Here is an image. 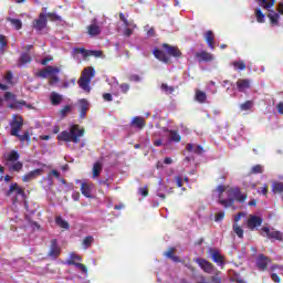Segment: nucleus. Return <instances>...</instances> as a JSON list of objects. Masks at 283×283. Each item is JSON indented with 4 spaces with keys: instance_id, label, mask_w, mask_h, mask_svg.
Wrapping results in <instances>:
<instances>
[{
    "instance_id": "1",
    "label": "nucleus",
    "mask_w": 283,
    "mask_h": 283,
    "mask_svg": "<svg viewBox=\"0 0 283 283\" xmlns=\"http://www.w3.org/2000/svg\"><path fill=\"white\" fill-rule=\"evenodd\" d=\"M217 191L219 192V205H221V207H224V209H229V208H233L235 207V200L237 202H244V200H247L248 196L247 193H242V191L240 190V188H230L227 190L226 186L219 185L217 187ZM227 191L228 193V198L224 199V197L222 196V193Z\"/></svg>"
},
{
    "instance_id": "2",
    "label": "nucleus",
    "mask_w": 283,
    "mask_h": 283,
    "mask_svg": "<svg viewBox=\"0 0 283 283\" xmlns=\"http://www.w3.org/2000/svg\"><path fill=\"white\" fill-rule=\"evenodd\" d=\"M85 136V128H81L78 124H73L70 127V132L63 130L57 135V140H62V143H74L78 145L81 143V138Z\"/></svg>"
},
{
    "instance_id": "3",
    "label": "nucleus",
    "mask_w": 283,
    "mask_h": 283,
    "mask_svg": "<svg viewBox=\"0 0 283 283\" xmlns=\"http://www.w3.org/2000/svg\"><path fill=\"white\" fill-rule=\"evenodd\" d=\"M94 76H96V71L94 70V67L88 66L83 70L82 75L77 81L81 90L86 92V94H90V92H92V87H90V84L92 83V78H94Z\"/></svg>"
},
{
    "instance_id": "4",
    "label": "nucleus",
    "mask_w": 283,
    "mask_h": 283,
    "mask_svg": "<svg viewBox=\"0 0 283 283\" xmlns=\"http://www.w3.org/2000/svg\"><path fill=\"white\" fill-rule=\"evenodd\" d=\"M6 196L8 198H11V196H13L11 199L12 203L17 205V202H19V196L22 197V200L25 198V189L21 188L19 184L13 182L9 187V190L7 191Z\"/></svg>"
},
{
    "instance_id": "5",
    "label": "nucleus",
    "mask_w": 283,
    "mask_h": 283,
    "mask_svg": "<svg viewBox=\"0 0 283 283\" xmlns=\"http://www.w3.org/2000/svg\"><path fill=\"white\" fill-rule=\"evenodd\" d=\"M10 135L19 136V132L23 129V117L21 115H13L10 122Z\"/></svg>"
},
{
    "instance_id": "6",
    "label": "nucleus",
    "mask_w": 283,
    "mask_h": 283,
    "mask_svg": "<svg viewBox=\"0 0 283 283\" xmlns=\"http://www.w3.org/2000/svg\"><path fill=\"white\" fill-rule=\"evenodd\" d=\"M45 28H48V17L45 15V12H42L39 14L38 19L33 21V30L41 32L42 30H45Z\"/></svg>"
},
{
    "instance_id": "7",
    "label": "nucleus",
    "mask_w": 283,
    "mask_h": 283,
    "mask_svg": "<svg viewBox=\"0 0 283 283\" xmlns=\"http://www.w3.org/2000/svg\"><path fill=\"white\" fill-rule=\"evenodd\" d=\"M262 218L259 216L250 214L247 221V227L250 229V231H255L258 227H262Z\"/></svg>"
},
{
    "instance_id": "8",
    "label": "nucleus",
    "mask_w": 283,
    "mask_h": 283,
    "mask_svg": "<svg viewBox=\"0 0 283 283\" xmlns=\"http://www.w3.org/2000/svg\"><path fill=\"white\" fill-rule=\"evenodd\" d=\"M59 72H61L60 67L46 66L45 69L39 71L35 76H38V78H48V76H52V74H59Z\"/></svg>"
},
{
    "instance_id": "9",
    "label": "nucleus",
    "mask_w": 283,
    "mask_h": 283,
    "mask_svg": "<svg viewBox=\"0 0 283 283\" xmlns=\"http://www.w3.org/2000/svg\"><path fill=\"white\" fill-rule=\"evenodd\" d=\"M193 262L199 264L200 269H202L205 273H213V263L207 261L206 259L196 258L193 259Z\"/></svg>"
},
{
    "instance_id": "10",
    "label": "nucleus",
    "mask_w": 283,
    "mask_h": 283,
    "mask_svg": "<svg viewBox=\"0 0 283 283\" xmlns=\"http://www.w3.org/2000/svg\"><path fill=\"white\" fill-rule=\"evenodd\" d=\"M61 255V248L59 247V240H51L50 250L48 252V256L52 258V260H56Z\"/></svg>"
},
{
    "instance_id": "11",
    "label": "nucleus",
    "mask_w": 283,
    "mask_h": 283,
    "mask_svg": "<svg viewBox=\"0 0 283 283\" xmlns=\"http://www.w3.org/2000/svg\"><path fill=\"white\" fill-rule=\"evenodd\" d=\"M163 48L164 50H166V53L168 54V56H174L175 59H180V56H182V52H180V49H178V46L164 43Z\"/></svg>"
},
{
    "instance_id": "12",
    "label": "nucleus",
    "mask_w": 283,
    "mask_h": 283,
    "mask_svg": "<svg viewBox=\"0 0 283 283\" xmlns=\"http://www.w3.org/2000/svg\"><path fill=\"white\" fill-rule=\"evenodd\" d=\"M269 262H271V260L266 255L259 254L256 259V269H259V271H266V269H269Z\"/></svg>"
},
{
    "instance_id": "13",
    "label": "nucleus",
    "mask_w": 283,
    "mask_h": 283,
    "mask_svg": "<svg viewBox=\"0 0 283 283\" xmlns=\"http://www.w3.org/2000/svg\"><path fill=\"white\" fill-rule=\"evenodd\" d=\"M262 231L264 234H266V238H269L270 240H277L279 242H282L283 240V233L281 231H272L264 227L262 228Z\"/></svg>"
},
{
    "instance_id": "14",
    "label": "nucleus",
    "mask_w": 283,
    "mask_h": 283,
    "mask_svg": "<svg viewBox=\"0 0 283 283\" xmlns=\"http://www.w3.org/2000/svg\"><path fill=\"white\" fill-rule=\"evenodd\" d=\"M195 59H198L199 63H209L211 61H213V54L207 52V51H201V52H197L195 54Z\"/></svg>"
},
{
    "instance_id": "15",
    "label": "nucleus",
    "mask_w": 283,
    "mask_h": 283,
    "mask_svg": "<svg viewBox=\"0 0 283 283\" xmlns=\"http://www.w3.org/2000/svg\"><path fill=\"white\" fill-rule=\"evenodd\" d=\"M41 174H43V169L41 168L32 170L22 177V182H31V180H35V178H39Z\"/></svg>"
},
{
    "instance_id": "16",
    "label": "nucleus",
    "mask_w": 283,
    "mask_h": 283,
    "mask_svg": "<svg viewBox=\"0 0 283 283\" xmlns=\"http://www.w3.org/2000/svg\"><path fill=\"white\" fill-rule=\"evenodd\" d=\"M237 90L238 92H247V90H251V80L248 78H239L237 81Z\"/></svg>"
},
{
    "instance_id": "17",
    "label": "nucleus",
    "mask_w": 283,
    "mask_h": 283,
    "mask_svg": "<svg viewBox=\"0 0 283 283\" xmlns=\"http://www.w3.org/2000/svg\"><path fill=\"white\" fill-rule=\"evenodd\" d=\"M165 258H168V260H171L172 262L180 263L182 260H180V256L176 255V248L170 247L166 252H164Z\"/></svg>"
},
{
    "instance_id": "18",
    "label": "nucleus",
    "mask_w": 283,
    "mask_h": 283,
    "mask_svg": "<svg viewBox=\"0 0 283 283\" xmlns=\"http://www.w3.org/2000/svg\"><path fill=\"white\" fill-rule=\"evenodd\" d=\"M212 261L218 264V266H224V256L220 254L218 250H211Z\"/></svg>"
},
{
    "instance_id": "19",
    "label": "nucleus",
    "mask_w": 283,
    "mask_h": 283,
    "mask_svg": "<svg viewBox=\"0 0 283 283\" xmlns=\"http://www.w3.org/2000/svg\"><path fill=\"white\" fill-rule=\"evenodd\" d=\"M205 41L210 50H216V36L213 35V31L209 30L206 32Z\"/></svg>"
},
{
    "instance_id": "20",
    "label": "nucleus",
    "mask_w": 283,
    "mask_h": 283,
    "mask_svg": "<svg viewBox=\"0 0 283 283\" xmlns=\"http://www.w3.org/2000/svg\"><path fill=\"white\" fill-rule=\"evenodd\" d=\"M153 54H154L155 59H158V61H161V63H169V57L165 51L155 49Z\"/></svg>"
},
{
    "instance_id": "21",
    "label": "nucleus",
    "mask_w": 283,
    "mask_h": 283,
    "mask_svg": "<svg viewBox=\"0 0 283 283\" xmlns=\"http://www.w3.org/2000/svg\"><path fill=\"white\" fill-rule=\"evenodd\" d=\"M87 109H90V103L85 98L81 99L78 109L81 118H85L87 115Z\"/></svg>"
},
{
    "instance_id": "22",
    "label": "nucleus",
    "mask_w": 283,
    "mask_h": 283,
    "mask_svg": "<svg viewBox=\"0 0 283 283\" xmlns=\"http://www.w3.org/2000/svg\"><path fill=\"white\" fill-rule=\"evenodd\" d=\"M21 107H31V106L24 99H21V101L14 99L13 103L9 104L10 109H21Z\"/></svg>"
},
{
    "instance_id": "23",
    "label": "nucleus",
    "mask_w": 283,
    "mask_h": 283,
    "mask_svg": "<svg viewBox=\"0 0 283 283\" xmlns=\"http://www.w3.org/2000/svg\"><path fill=\"white\" fill-rule=\"evenodd\" d=\"M28 63H32V56L30 53H22L19 57V67H23Z\"/></svg>"
},
{
    "instance_id": "24",
    "label": "nucleus",
    "mask_w": 283,
    "mask_h": 283,
    "mask_svg": "<svg viewBox=\"0 0 283 283\" xmlns=\"http://www.w3.org/2000/svg\"><path fill=\"white\" fill-rule=\"evenodd\" d=\"M81 193L85 198H92V188L90 187V184L81 182Z\"/></svg>"
},
{
    "instance_id": "25",
    "label": "nucleus",
    "mask_w": 283,
    "mask_h": 283,
    "mask_svg": "<svg viewBox=\"0 0 283 283\" xmlns=\"http://www.w3.org/2000/svg\"><path fill=\"white\" fill-rule=\"evenodd\" d=\"M187 151H193V154H197L198 156H200L203 151L205 148H202V146L200 145H193V144H188L186 146Z\"/></svg>"
},
{
    "instance_id": "26",
    "label": "nucleus",
    "mask_w": 283,
    "mask_h": 283,
    "mask_svg": "<svg viewBox=\"0 0 283 283\" xmlns=\"http://www.w3.org/2000/svg\"><path fill=\"white\" fill-rule=\"evenodd\" d=\"M7 167H9V171H21L23 169V163L21 161H12V164L7 163Z\"/></svg>"
},
{
    "instance_id": "27",
    "label": "nucleus",
    "mask_w": 283,
    "mask_h": 283,
    "mask_svg": "<svg viewBox=\"0 0 283 283\" xmlns=\"http://www.w3.org/2000/svg\"><path fill=\"white\" fill-rule=\"evenodd\" d=\"M130 125L137 127V129H143L145 127V118L140 116H136L133 118Z\"/></svg>"
},
{
    "instance_id": "28",
    "label": "nucleus",
    "mask_w": 283,
    "mask_h": 283,
    "mask_svg": "<svg viewBox=\"0 0 283 283\" xmlns=\"http://www.w3.org/2000/svg\"><path fill=\"white\" fill-rule=\"evenodd\" d=\"M21 156L19 155V151H17V150H11L8 155H7V157H6V160H7V163L10 165V163H17V161H19V158H20Z\"/></svg>"
},
{
    "instance_id": "29",
    "label": "nucleus",
    "mask_w": 283,
    "mask_h": 283,
    "mask_svg": "<svg viewBox=\"0 0 283 283\" xmlns=\"http://www.w3.org/2000/svg\"><path fill=\"white\" fill-rule=\"evenodd\" d=\"M51 105H61V103L63 102V95L56 93V92H52L51 93Z\"/></svg>"
},
{
    "instance_id": "30",
    "label": "nucleus",
    "mask_w": 283,
    "mask_h": 283,
    "mask_svg": "<svg viewBox=\"0 0 283 283\" xmlns=\"http://www.w3.org/2000/svg\"><path fill=\"white\" fill-rule=\"evenodd\" d=\"M195 101H197V103H207V93L200 90H197L195 93Z\"/></svg>"
},
{
    "instance_id": "31",
    "label": "nucleus",
    "mask_w": 283,
    "mask_h": 283,
    "mask_svg": "<svg viewBox=\"0 0 283 283\" xmlns=\"http://www.w3.org/2000/svg\"><path fill=\"white\" fill-rule=\"evenodd\" d=\"M90 36H98L101 34V27L97 24H91L87 27Z\"/></svg>"
},
{
    "instance_id": "32",
    "label": "nucleus",
    "mask_w": 283,
    "mask_h": 283,
    "mask_svg": "<svg viewBox=\"0 0 283 283\" xmlns=\"http://www.w3.org/2000/svg\"><path fill=\"white\" fill-rule=\"evenodd\" d=\"M55 224L60 227V229H65L66 231L70 229V223L65 221L63 217H56Z\"/></svg>"
},
{
    "instance_id": "33",
    "label": "nucleus",
    "mask_w": 283,
    "mask_h": 283,
    "mask_svg": "<svg viewBox=\"0 0 283 283\" xmlns=\"http://www.w3.org/2000/svg\"><path fill=\"white\" fill-rule=\"evenodd\" d=\"M258 174H264V166L258 164L253 166L249 171V176H258Z\"/></svg>"
},
{
    "instance_id": "34",
    "label": "nucleus",
    "mask_w": 283,
    "mask_h": 283,
    "mask_svg": "<svg viewBox=\"0 0 283 283\" xmlns=\"http://www.w3.org/2000/svg\"><path fill=\"white\" fill-rule=\"evenodd\" d=\"M7 21L9 23H11V25L14 28V30H21V28H23V22L19 19L7 18Z\"/></svg>"
},
{
    "instance_id": "35",
    "label": "nucleus",
    "mask_w": 283,
    "mask_h": 283,
    "mask_svg": "<svg viewBox=\"0 0 283 283\" xmlns=\"http://www.w3.org/2000/svg\"><path fill=\"white\" fill-rule=\"evenodd\" d=\"M90 50H86L85 48H75L73 49V54L77 55L81 54L83 59H88L90 57Z\"/></svg>"
},
{
    "instance_id": "36",
    "label": "nucleus",
    "mask_w": 283,
    "mask_h": 283,
    "mask_svg": "<svg viewBox=\"0 0 283 283\" xmlns=\"http://www.w3.org/2000/svg\"><path fill=\"white\" fill-rule=\"evenodd\" d=\"M67 264L70 266H74L75 269H80L82 273H87V266L83 263L74 262V261H67Z\"/></svg>"
},
{
    "instance_id": "37",
    "label": "nucleus",
    "mask_w": 283,
    "mask_h": 283,
    "mask_svg": "<svg viewBox=\"0 0 283 283\" xmlns=\"http://www.w3.org/2000/svg\"><path fill=\"white\" fill-rule=\"evenodd\" d=\"M169 138L172 143H180L182 140V137L180 134H178V130H168Z\"/></svg>"
},
{
    "instance_id": "38",
    "label": "nucleus",
    "mask_w": 283,
    "mask_h": 283,
    "mask_svg": "<svg viewBox=\"0 0 283 283\" xmlns=\"http://www.w3.org/2000/svg\"><path fill=\"white\" fill-rule=\"evenodd\" d=\"M20 143H30L32 140V137L30 136V132L25 130L23 135L19 134V136H15Z\"/></svg>"
},
{
    "instance_id": "39",
    "label": "nucleus",
    "mask_w": 283,
    "mask_h": 283,
    "mask_svg": "<svg viewBox=\"0 0 283 283\" xmlns=\"http://www.w3.org/2000/svg\"><path fill=\"white\" fill-rule=\"evenodd\" d=\"M258 2L261 8H264V10H269V8H273V6H275V0H259Z\"/></svg>"
},
{
    "instance_id": "40",
    "label": "nucleus",
    "mask_w": 283,
    "mask_h": 283,
    "mask_svg": "<svg viewBox=\"0 0 283 283\" xmlns=\"http://www.w3.org/2000/svg\"><path fill=\"white\" fill-rule=\"evenodd\" d=\"M273 193H283V182L282 181H274L272 185Z\"/></svg>"
},
{
    "instance_id": "41",
    "label": "nucleus",
    "mask_w": 283,
    "mask_h": 283,
    "mask_svg": "<svg viewBox=\"0 0 283 283\" xmlns=\"http://www.w3.org/2000/svg\"><path fill=\"white\" fill-rule=\"evenodd\" d=\"M241 112H251L253 109V101H245L243 104H240Z\"/></svg>"
},
{
    "instance_id": "42",
    "label": "nucleus",
    "mask_w": 283,
    "mask_h": 283,
    "mask_svg": "<svg viewBox=\"0 0 283 283\" xmlns=\"http://www.w3.org/2000/svg\"><path fill=\"white\" fill-rule=\"evenodd\" d=\"M101 171H103V165L97 161L93 166V177L98 178V176H101Z\"/></svg>"
},
{
    "instance_id": "43",
    "label": "nucleus",
    "mask_w": 283,
    "mask_h": 283,
    "mask_svg": "<svg viewBox=\"0 0 283 283\" xmlns=\"http://www.w3.org/2000/svg\"><path fill=\"white\" fill-rule=\"evenodd\" d=\"M233 232L238 235V238H244V230L238 223H233L232 226Z\"/></svg>"
},
{
    "instance_id": "44",
    "label": "nucleus",
    "mask_w": 283,
    "mask_h": 283,
    "mask_svg": "<svg viewBox=\"0 0 283 283\" xmlns=\"http://www.w3.org/2000/svg\"><path fill=\"white\" fill-rule=\"evenodd\" d=\"M232 65L234 70H239L241 72L247 70V63H244V61H234L232 62Z\"/></svg>"
},
{
    "instance_id": "45",
    "label": "nucleus",
    "mask_w": 283,
    "mask_h": 283,
    "mask_svg": "<svg viewBox=\"0 0 283 283\" xmlns=\"http://www.w3.org/2000/svg\"><path fill=\"white\" fill-rule=\"evenodd\" d=\"M270 19L271 25H279L280 23V14L279 13H273L268 15Z\"/></svg>"
},
{
    "instance_id": "46",
    "label": "nucleus",
    "mask_w": 283,
    "mask_h": 283,
    "mask_svg": "<svg viewBox=\"0 0 283 283\" xmlns=\"http://www.w3.org/2000/svg\"><path fill=\"white\" fill-rule=\"evenodd\" d=\"M93 243H94V237H92V235L84 238V240L82 242L84 249H90V247H92Z\"/></svg>"
},
{
    "instance_id": "47",
    "label": "nucleus",
    "mask_w": 283,
    "mask_h": 283,
    "mask_svg": "<svg viewBox=\"0 0 283 283\" xmlns=\"http://www.w3.org/2000/svg\"><path fill=\"white\" fill-rule=\"evenodd\" d=\"M88 56H94L95 59H103L105 55L101 50H88Z\"/></svg>"
},
{
    "instance_id": "48",
    "label": "nucleus",
    "mask_w": 283,
    "mask_h": 283,
    "mask_svg": "<svg viewBox=\"0 0 283 283\" xmlns=\"http://www.w3.org/2000/svg\"><path fill=\"white\" fill-rule=\"evenodd\" d=\"M6 48H8V40H6V35L0 34V51L2 54L6 52Z\"/></svg>"
},
{
    "instance_id": "49",
    "label": "nucleus",
    "mask_w": 283,
    "mask_h": 283,
    "mask_svg": "<svg viewBox=\"0 0 283 283\" xmlns=\"http://www.w3.org/2000/svg\"><path fill=\"white\" fill-rule=\"evenodd\" d=\"M255 17H256L258 23H264L265 15L262 13L261 9H255Z\"/></svg>"
},
{
    "instance_id": "50",
    "label": "nucleus",
    "mask_w": 283,
    "mask_h": 283,
    "mask_svg": "<svg viewBox=\"0 0 283 283\" xmlns=\"http://www.w3.org/2000/svg\"><path fill=\"white\" fill-rule=\"evenodd\" d=\"M70 112H72V106H70V105H66L62 109H60V114H61L62 118H65V116H67V114H70Z\"/></svg>"
},
{
    "instance_id": "51",
    "label": "nucleus",
    "mask_w": 283,
    "mask_h": 283,
    "mask_svg": "<svg viewBox=\"0 0 283 283\" xmlns=\"http://www.w3.org/2000/svg\"><path fill=\"white\" fill-rule=\"evenodd\" d=\"M45 17L46 19H50V21H61V17L54 12H49L45 14Z\"/></svg>"
},
{
    "instance_id": "52",
    "label": "nucleus",
    "mask_w": 283,
    "mask_h": 283,
    "mask_svg": "<svg viewBox=\"0 0 283 283\" xmlns=\"http://www.w3.org/2000/svg\"><path fill=\"white\" fill-rule=\"evenodd\" d=\"M224 220V211L217 212L214 214V222H222Z\"/></svg>"
},
{
    "instance_id": "53",
    "label": "nucleus",
    "mask_w": 283,
    "mask_h": 283,
    "mask_svg": "<svg viewBox=\"0 0 283 283\" xmlns=\"http://www.w3.org/2000/svg\"><path fill=\"white\" fill-rule=\"evenodd\" d=\"M69 262H83V258L78 254H71Z\"/></svg>"
},
{
    "instance_id": "54",
    "label": "nucleus",
    "mask_w": 283,
    "mask_h": 283,
    "mask_svg": "<svg viewBox=\"0 0 283 283\" xmlns=\"http://www.w3.org/2000/svg\"><path fill=\"white\" fill-rule=\"evenodd\" d=\"M129 87L130 86L127 83H123V84L119 85L122 94H127L129 92Z\"/></svg>"
},
{
    "instance_id": "55",
    "label": "nucleus",
    "mask_w": 283,
    "mask_h": 283,
    "mask_svg": "<svg viewBox=\"0 0 283 283\" xmlns=\"http://www.w3.org/2000/svg\"><path fill=\"white\" fill-rule=\"evenodd\" d=\"M128 81H130V83H140L142 78L139 75L133 74L128 76Z\"/></svg>"
},
{
    "instance_id": "56",
    "label": "nucleus",
    "mask_w": 283,
    "mask_h": 283,
    "mask_svg": "<svg viewBox=\"0 0 283 283\" xmlns=\"http://www.w3.org/2000/svg\"><path fill=\"white\" fill-rule=\"evenodd\" d=\"M138 191L140 196H144V198H147V196H149V189L147 188V186L139 188Z\"/></svg>"
},
{
    "instance_id": "57",
    "label": "nucleus",
    "mask_w": 283,
    "mask_h": 283,
    "mask_svg": "<svg viewBox=\"0 0 283 283\" xmlns=\"http://www.w3.org/2000/svg\"><path fill=\"white\" fill-rule=\"evenodd\" d=\"M12 78H13L12 71L7 72L6 75H4V81L7 83H9V85H12Z\"/></svg>"
},
{
    "instance_id": "58",
    "label": "nucleus",
    "mask_w": 283,
    "mask_h": 283,
    "mask_svg": "<svg viewBox=\"0 0 283 283\" xmlns=\"http://www.w3.org/2000/svg\"><path fill=\"white\" fill-rule=\"evenodd\" d=\"M259 193H262V196L268 197L269 196V185L264 184L263 187H261V190H259Z\"/></svg>"
},
{
    "instance_id": "59",
    "label": "nucleus",
    "mask_w": 283,
    "mask_h": 283,
    "mask_svg": "<svg viewBox=\"0 0 283 283\" xmlns=\"http://www.w3.org/2000/svg\"><path fill=\"white\" fill-rule=\"evenodd\" d=\"M119 19L120 21H123L124 25L126 28H129V25H132V23H129V21L127 20V18H125V13H119Z\"/></svg>"
},
{
    "instance_id": "60",
    "label": "nucleus",
    "mask_w": 283,
    "mask_h": 283,
    "mask_svg": "<svg viewBox=\"0 0 283 283\" xmlns=\"http://www.w3.org/2000/svg\"><path fill=\"white\" fill-rule=\"evenodd\" d=\"M59 76H56V75H52L51 77H50V80H49V83H50V85H56V83H59Z\"/></svg>"
},
{
    "instance_id": "61",
    "label": "nucleus",
    "mask_w": 283,
    "mask_h": 283,
    "mask_svg": "<svg viewBox=\"0 0 283 283\" xmlns=\"http://www.w3.org/2000/svg\"><path fill=\"white\" fill-rule=\"evenodd\" d=\"M10 98H17V96L14 94H12L11 92H7L4 93V101H10Z\"/></svg>"
},
{
    "instance_id": "62",
    "label": "nucleus",
    "mask_w": 283,
    "mask_h": 283,
    "mask_svg": "<svg viewBox=\"0 0 283 283\" xmlns=\"http://www.w3.org/2000/svg\"><path fill=\"white\" fill-rule=\"evenodd\" d=\"M271 280H273L275 283L282 282V279L276 273L271 274Z\"/></svg>"
},
{
    "instance_id": "63",
    "label": "nucleus",
    "mask_w": 283,
    "mask_h": 283,
    "mask_svg": "<svg viewBox=\"0 0 283 283\" xmlns=\"http://www.w3.org/2000/svg\"><path fill=\"white\" fill-rule=\"evenodd\" d=\"M103 98H104V101H106V102H108V103H111V101H114V98L112 97V94H111V93H105V94L103 95Z\"/></svg>"
},
{
    "instance_id": "64",
    "label": "nucleus",
    "mask_w": 283,
    "mask_h": 283,
    "mask_svg": "<svg viewBox=\"0 0 283 283\" xmlns=\"http://www.w3.org/2000/svg\"><path fill=\"white\" fill-rule=\"evenodd\" d=\"M276 109H277L279 114L283 115V102H280V103L276 105Z\"/></svg>"
}]
</instances>
